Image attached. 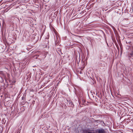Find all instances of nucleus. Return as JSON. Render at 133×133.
<instances>
[{
	"instance_id": "1",
	"label": "nucleus",
	"mask_w": 133,
	"mask_h": 133,
	"mask_svg": "<svg viewBox=\"0 0 133 133\" xmlns=\"http://www.w3.org/2000/svg\"><path fill=\"white\" fill-rule=\"evenodd\" d=\"M83 133H107L104 129L103 128L96 129H87L83 130Z\"/></svg>"
},
{
	"instance_id": "2",
	"label": "nucleus",
	"mask_w": 133,
	"mask_h": 133,
	"mask_svg": "<svg viewBox=\"0 0 133 133\" xmlns=\"http://www.w3.org/2000/svg\"><path fill=\"white\" fill-rule=\"evenodd\" d=\"M69 104L70 103V106L72 107L73 106V103L72 102H69Z\"/></svg>"
},
{
	"instance_id": "3",
	"label": "nucleus",
	"mask_w": 133,
	"mask_h": 133,
	"mask_svg": "<svg viewBox=\"0 0 133 133\" xmlns=\"http://www.w3.org/2000/svg\"><path fill=\"white\" fill-rule=\"evenodd\" d=\"M100 122V121L99 120H95L94 121V122Z\"/></svg>"
},
{
	"instance_id": "4",
	"label": "nucleus",
	"mask_w": 133,
	"mask_h": 133,
	"mask_svg": "<svg viewBox=\"0 0 133 133\" xmlns=\"http://www.w3.org/2000/svg\"><path fill=\"white\" fill-rule=\"evenodd\" d=\"M25 99V97H24V96L22 97V100H23V99Z\"/></svg>"
},
{
	"instance_id": "5",
	"label": "nucleus",
	"mask_w": 133,
	"mask_h": 133,
	"mask_svg": "<svg viewBox=\"0 0 133 133\" xmlns=\"http://www.w3.org/2000/svg\"><path fill=\"white\" fill-rule=\"evenodd\" d=\"M80 74H82V72L80 71Z\"/></svg>"
},
{
	"instance_id": "6",
	"label": "nucleus",
	"mask_w": 133,
	"mask_h": 133,
	"mask_svg": "<svg viewBox=\"0 0 133 133\" xmlns=\"http://www.w3.org/2000/svg\"><path fill=\"white\" fill-rule=\"evenodd\" d=\"M38 52H38V51H37L36 52V53H37H37H38Z\"/></svg>"
},
{
	"instance_id": "7",
	"label": "nucleus",
	"mask_w": 133,
	"mask_h": 133,
	"mask_svg": "<svg viewBox=\"0 0 133 133\" xmlns=\"http://www.w3.org/2000/svg\"><path fill=\"white\" fill-rule=\"evenodd\" d=\"M76 93H77V92H76Z\"/></svg>"
}]
</instances>
